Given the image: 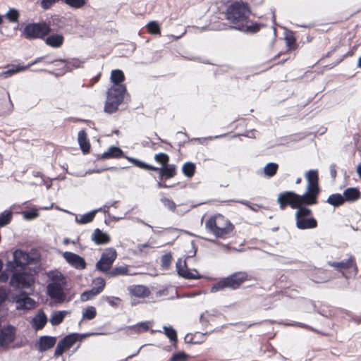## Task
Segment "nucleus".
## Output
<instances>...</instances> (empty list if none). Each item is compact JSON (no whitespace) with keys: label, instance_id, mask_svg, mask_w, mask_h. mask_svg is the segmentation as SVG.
<instances>
[{"label":"nucleus","instance_id":"nucleus-39","mask_svg":"<svg viewBox=\"0 0 361 361\" xmlns=\"http://www.w3.org/2000/svg\"><path fill=\"white\" fill-rule=\"evenodd\" d=\"M93 288L98 293H100L105 287V281L103 278L98 277L93 280L92 282Z\"/></svg>","mask_w":361,"mask_h":361},{"label":"nucleus","instance_id":"nucleus-14","mask_svg":"<svg viewBox=\"0 0 361 361\" xmlns=\"http://www.w3.org/2000/svg\"><path fill=\"white\" fill-rule=\"evenodd\" d=\"M14 338L15 329L13 326H8L0 331V346H7Z\"/></svg>","mask_w":361,"mask_h":361},{"label":"nucleus","instance_id":"nucleus-24","mask_svg":"<svg viewBox=\"0 0 361 361\" xmlns=\"http://www.w3.org/2000/svg\"><path fill=\"white\" fill-rule=\"evenodd\" d=\"M63 36L59 34H54L47 37L45 39V42L47 45L58 48L60 47L63 43Z\"/></svg>","mask_w":361,"mask_h":361},{"label":"nucleus","instance_id":"nucleus-35","mask_svg":"<svg viewBox=\"0 0 361 361\" xmlns=\"http://www.w3.org/2000/svg\"><path fill=\"white\" fill-rule=\"evenodd\" d=\"M195 170V165L192 162H187L184 164L182 168L183 173L188 178H191L194 175Z\"/></svg>","mask_w":361,"mask_h":361},{"label":"nucleus","instance_id":"nucleus-56","mask_svg":"<svg viewBox=\"0 0 361 361\" xmlns=\"http://www.w3.org/2000/svg\"><path fill=\"white\" fill-rule=\"evenodd\" d=\"M42 58H37V59H35L34 61H32V63L27 64L26 66H28L30 67L31 66L34 65V64H36L39 62H40L42 61Z\"/></svg>","mask_w":361,"mask_h":361},{"label":"nucleus","instance_id":"nucleus-21","mask_svg":"<svg viewBox=\"0 0 361 361\" xmlns=\"http://www.w3.org/2000/svg\"><path fill=\"white\" fill-rule=\"evenodd\" d=\"M47 322V317L45 313L40 310L37 312V314L32 318V327L39 330L42 329Z\"/></svg>","mask_w":361,"mask_h":361},{"label":"nucleus","instance_id":"nucleus-36","mask_svg":"<svg viewBox=\"0 0 361 361\" xmlns=\"http://www.w3.org/2000/svg\"><path fill=\"white\" fill-rule=\"evenodd\" d=\"M19 16V12L16 8H9L8 11L5 14V17L11 23H17L18 21Z\"/></svg>","mask_w":361,"mask_h":361},{"label":"nucleus","instance_id":"nucleus-17","mask_svg":"<svg viewBox=\"0 0 361 361\" xmlns=\"http://www.w3.org/2000/svg\"><path fill=\"white\" fill-rule=\"evenodd\" d=\"M14 263L16 267L23 268L29 264L31 260L29 255L20 250H17L13 253Z\"/></svg>","mask_w":361,"mask_h":361},{"label":"nucleus","instance_id":"nucleus-45","mask_svg":"<svg viewBox=\"0 0 361 361\" xmlns=\"http://www.w3.org/2000/svg\"><path fill=\"white\" fill-rule=\"evenodd\" d=\"M97 294H99V293L92 288L90 290H87V291L83 292L81 294V295H80V300L82 302H85V301H87L90 299H92V298H94Z\"/></svg>","mask_w":361,"mask_h":361},{"label":"nucleus","instance_id":"nucleus-43","mask_svg":"<svg viewBox=\"0 0 361 361\" xmlns=\"http://www.w3.org/2000/svg\"><path fill=\"white\" fill-rule=\"evenodd\" d=\"M97 311L94 307L90 306L83 310L82 317L89 320L94 319L96 317Z\"/></svg>","mask_w":361,"mask_h":361},{"label":"nucleus","instance_id":"nucleus-2","mask_svg":"<svg viewBox=\"0 0 361 361\" xmlns=\"http://www.w3.org/2000/svg\"><path fill=\"white\" fill-rule=\"evenodd\" d=\"M249 11L243 3H235L231 5L226 13V18L236 30L247 32H256L259 30V26L248 20Z\"/></svg>","mask_w":361,"mask_h":361},{"label":"nucleus","instance_id":"nucleus-50","mask_svg":"<svg viewBox=\"0 0 361 361\" xmlns=\"http://www.w3.org/2000/svg\"><path fill=\"white\" fill-rule=\"evenodd\" d=\"M188 355L185 353H178L174 354L171 357L170 361H186Z\"/></svg>","mask_w":361,"mask_h":361},{"label":"nucleus","instance_id":"nucleus-52","mask_svg":"<svg viewBox=\"0 0 361 361\" xmlns=\"http://www.w3.org/2000/svg\"><path fill=\"white\" fill-rule=\"evenodd\" d=\"M286 41L287 46L290 49H292L295 44V38L292 33L288 34L286 36Z\"/></svg>","mask_w":361,"mask_h":361},{"label":"nucleus","instance_id":"nucleus-30","mask_svg":"<svg viewBox=\"0 0 361 361\" xmlns=\"http://www.w3.org/2000/svg\"><path fill=\"white\" fill-rule=\"evenodd\" d=\"M68 312L67 311H55L50 317V322L52 325L61 324Z\"/></svg>","mask_w":361,"mask_h":361},{"label":"nucleus","instance_id":"nucleus-22","mask_svg":"<svg viewBox=\"0 0 361 361\" xmlns=\"http://www.w3.org/2000/svg\"><path fill=\"white\" fill-rule=\"evenodd\" d=\"M160 177L161 178H171L176 176V166L174 164H169L162 166L161 168H159Z\"/></svg>","mask_w":361,"mask_h":361},{"label":"nucleus","instance_id":"nucleus-25","mask_svg":"<svg viewBox=\"0 0 361 361\" xmlns=\"http://www.w3.org/2000/svg\"><path fill=\"white\" fill-rule=\"evenodd\" d=\"M344 201L355 202L360 197V192L355 188H349L344 190Z\"/></svg>","mask_w":361,"mask_h":361},{"label":"nucleus","instance_id":"nucleus-11","mask_svg":"<svg viewBox=\"0 0 361 361\" xmlns=\"http://www.w3.org/2000/svg\"><path fill=\"white\" fill-rule=\"evenodd\" d=\"M78 341V334H72L65 336L57 344L54 352V356L59 357L65 351L69 350Z\"/></svg>","mask_w":361,"mask_h":361},{"label":"nucleus","instance_id":"nucleus-58","mask_svg":"<svg viewBox=\"0 0 361 361\" xmlns=\"http://www.w3.org/2000/svg\"><path fill=\"white\" fill-rule=\"evenodd\" d=\"M104 169H97V170H92V171H89L87 173H101L102 171H104Z\"/></svg>","mask_w":361,"mask_h":361},{"label":"nucleus","instance_id":"nucleus-37","mask_svg":"<svg viewBox=\"0 0 361 361\" xmlns=\"http://www.w3.org/2000/svg\"><path fill=\"white\" fill-rule=\"evenodd\" d=\"M129 160L133 162L136 166L140 167L141 169H145V170H151L157 171L159 170V168L149 165L143 161H141L138 159H129Z\"/></svg>","mask_w":361,"mask_h":361},{"label":"nucleus","instance_id":"nucleus-63","mask_svg":"<svg viewBox=\"0 0 361 361\" xmlns=\"http://www.w3.org/2000/svg\"><path fill=\"white\" fill-rule=\"evenodd\" d=\"M301 180H302L301 178H298L296 179V181H295L296 184H299V183H301Z\"/></svg>","mask_w":361,"mask_h":361},{"label":"nucleus","instance_id":"nucleus-51","mask_svg":"<svg viewBox=\"0 0 361 361\" xmlns=\"http://www.w3.org/2000/svg\"><path fill=\"white\" fill-rule=\"evenodd\" d=\"M105 300L112 307H117L118 305V302H120V299L115 297L107 296L105 298Z\"/></svg>","mask_w":361,"mask_h":361},{"label":"nucleus","instance_id":"nucleus-18","mask_svg":"<svg viewBox=\"0 0 361 361\" xmlns=\"http://www.w3.org/2000/svg\"><path fill=\"white\" fill-rule=\"evenodd\" d=\"M128 290L133 296L144 298L150 294L149 288L142 285H133L128 288Z\"/></svg>","mask_w":361,"mask_h":361},{"label":"nucleus","instance_id":"nucleus-8","mask_svg":"<svg viewBox=\"0 0 361 361\" xmlns=\"http://www.w3.org/2000/svg\"><path fill=\"white\" fill-rule=\"evenodd\" d=\"M311 210L306 208H299L295 212L296 226L300 230L314 228L317 227V222L314 218H307L311 214Z\"/></svg>","mask_w":361,"mask_h":361},{"label":"nucleus","instance_id":"nucleus-40","mask_svg":"<svg viewBox=\"0 0 361 361\" xmlns=\"http://www.w3.org/2000/svg\"><path fill=\"white\" fill-rule=\"evenodd\" d=\"M149 329L148 322H141L135 326L129 327V329L132 330L135 333H141L142 331H146Z\"/></svg>","mask_w":361,"mask_h":361},{"label":"nucleus","instance_id":"nucleus-53","mask_svg":"<svg viewBox=\"0 0 361 361\" xmlns=\"http://www.w3.org/2000/svg\"><path fill=\"white\" fill-rule=\"evenodd\" d=\"M6 297V290L2 287H0V305L4 301Z\"/></svg>","mask_w":361,"mask_h":361},{"label":"nucleus","instance_id":"nucleus-3","mask_svg":"<svg viewBox=\"0 0 361 361\" xmlns=\"http://www.w3.org/2000/svg\"><path fill=\"white\" fill-rule=\"evenodd\" d=\"M49 282L47 286V295L56 302H63L66 300L65 288L67 281L66 277L58 270L47 273Z\"/></svg>","mask_w":361,"mask_h":361},{"label":"nucleus","instance_id":"nucleus-41","mask_svg":"<svg viewBox=\"0 0 361 361\" xmlns=\"http://www.w3.org/2000/svg\"><path fill=\"white\" fill-rule=\"evenodd\" d=\"M22 215L24 219L31 221L39 216V212L37 209H32L31 210L23 212Z\"/></svg>","mask_w":361,"mask_h":361},{"label":"nucleus","instance_id":"nucleus-28","mask_svg":"<svg viewBox=\"0 0 361 361\" xmlns=\"http://www.w3.org/2000/svg\"><path fill=\"white\" fill-rule=\"evenodd\" d=\"M107 276L110 277H115L118 276H125L129 274L128 266H116L112 270L107 272Z\"/></svg>","mask_w":361,"mask_h":361},{"label":"nucleus","instance_id":"nucleus-47","mask_svg":"<svg viewBox=\"0 0 361 361\" xmlns=\"http://www.w3.org/2000/svg\"><path fill=\"white\" fill-rule=\"evenodd\" d=\"M147 27L151 34L157 35L160 33V27L156 21H150Z\"/></svg>","mask_w":361,"mask_h":361},{"label":"nucleus","instance_id":"nucleus-27","mask_svg":"<svg viewBox=\"0 0 361 361\" xmlns=\"http://www.w3.org/2000/svg\"><path fill=\"white\" fill-rule=\"evenodd\" d=\"M97 210L91 211L87 214H85L81 216H78L77 214H75V221L79 224H88L93 221L95 214H96Z\"/></svg>","mask_w":361,"mask_h":361},{"label":"nucleus","instance_id":"nucleus-61","mask_svg":"<svg viewBox=\"0 0 361 361\" xmlns=\"http://www.w3.org/2000/svg\"><path fill=\"white\" fill-rule=\"evenodd\" d=\"M52 207H53V204H51L50 207L46 206L44 207H41L40 209H44V210H47V209H51Z\"/></svg>","mask_w":361,"mask_h":361},{"label":"nucleus","instance_id":"nucleus-32","mask_svg":"<svg viewBox=\"0 0 361 361\" xmlns=\"http://www.w3.org/2000/svg\"><path fill=\"white\" fill-rule=\"evenodd\" d=\"M28 68V66H22V65H13L11 68L7 70L6 71H4L0 74V76H11L12 75H14L17 73L25 71Z\"/></svg>","mask_w":361,"mask_h":361},{"label":"nucleus","instance_id":"nucleus-23","mask_svg":"<svg viewBox=\"0 0 361 361\" xmlns=\"http://www.w3.org/2000/svg\"><path fill=\"white\" fill-rule=\"evenodd\" d=\"M78 141L82 152L85 154L89 152L90 149V144L87 139V133L85 130H82L79 131L78 135Z\"/></svg>","mask_w":361,"mask_h":361},{"label":"nucleus","instance_id":"nucleus-9","mask_svg":"<svg viewBox=\"0 0 361 361\" xmlns=\"http://www.w3.org/2000/svg\"><path fill=\"white\" fill-rule=\"evenodd\" d=\"M34 283V275L27 272L14 273L10 281L11 286L16 288H29Z\"/></svg>","mask_w":361,"mask_h":361},{"label":"nucleus","instance_id":"nucleus-26","mask_svg":"<svg viewBox=\"0 0 361 361\" xmlns=\"http://www.w3.org/2000/svg\"><path fill=\"white\" fill-rule=\"evenodd\" d=\"M59 62L63 66V73L71 71L73 68H80L82 64V61L77 59H73L69 61L61 60Z\"/></svg>","mask_w":361,"mask_h":361},{"label":"nucleus","instance_id":"nucleus-44","mask_svg":"<svg viewBox=\"0 0 361 361\" xmlns=\"http://www.w3.org/2000/svg\"><path fill=\"white\" fill-rule=\"evenodd\" d=\"M154 160L164 166L169 163V157L165 153H159L154 155Z\"/></svg>","mask_w":361,"mask_h":361},{"label":"nucleus","instance_id":"nucleus-7","mask_svg":"<svg viewBox=\"0 0 361 361\" xmlns=\"http://www.w3.org/2000/svg\"><path fill=\"white\" fill-rule=\"evenodd\" d=\"M51 29L49 25L45 23H30L25 26L23 35L26 39H34L37 38H43L46 36Z\"/></svg>","mask_w":361,"mask_h":361},{"label":"nucleus","instance_id":"nucleus-62","mask_svg":"<svg viewBox=\"0 0 361 361\" xmlns=\"http://www.w3.org/2000/svg\"><path fill=\"white\" fill-rule=\"evenodd\" d=\"M140 348L137 350V351L136 352V353L132 355H130L128 357V358H132L133 357H134L135 355H137L139 353H140Z\"/></svg>","mask_w":361,"mask_h":361},{"label":"nucleus","instance_id":"nucleus-6","mask_svg":"<svg viewBox=\"0 0 361 361\" xmlns=\"http://www.w3.org/2000/svg\"><path fill=\"white\" fill-rule=\"evenodd\" d=\"M123 85H114L107 92V99L104 106V111L107 113L115 112L123 99L126 92Z\"/></svg>","mask_w":361,"mask_h":361},{"label":"nucleus","instance_id":"nucleus-46","mask_svg":"<svg viewBox=\"0 0 361 361\" xmlns=\"http://www.w3.org/2000/svg\"><path fill=\"white\" fill-rule=\"evenodd\" d=\"M164 334L171 340V341H172V342L176 341L177 334H176V331H175V329H173L171 326H169V327L164 326Z\"/></svg>","mask_w":361,"mask_h":361},{"label":"nucleus","instance_id":"nucleus-13","mask_svg":"<svg viewBox=\"0 0 361 361\" xmlns=\"http://www.w3.org/2000/svg\"><path fill=\"white\" fill-rule=\"evenodd\" d=\"M62 255L66 262L75 269L80 270L86 267L85 259L80 255L71 252H64Z\"/></svg>","mask_w":361,"mask_h":361},{"label":"nucleus","instance_id":"nucleus-29","mask_svg":"<svg viewBox=\"0 0 361 361\" xmlns=\"http://www.w3.org/2000/svg\"><path fill=\"white\" fill-rule=\"evenodd\" d=\"M123 154L122 150L115 146L110 147L106 152H104L102 154V158L103 159H110V158H118L121 157Z\"/></svg>","mask_w":361,"mask_h":361},{"label":"nucleus","instance_id":"nucleus-10","mask_svg":"<svg viewBox=\"0 0 361 361\" xmlns=\"http://www.w3.org/2000/svg\"><path fill=\"white\" fill-rule=\"evenodd\" d=\"M117 252L114 248L109 247L106 249L102 254L100 259L96 264L97 269L106 272L113 264L116 259Z\"/></svg>","mask_w":361,"mask_h":361},{"label":"nucleus","instance_id":"nucleus-38","mask_svg":"<svg viewBox=\"0 0 361 361\" xmlns=\"http://www.w3.org/2000/svg\"><path fill=\"white\" fill-rule=\"evenodd\" d=\"M61 1L71 8H80L86 4L87 0H61Z\"/></svg>","mask_w":361,"mask_h":361},{"label":"nucleus","instance_id":"nucleus-15","mask_svg":"<svg viewBox=\"0 0 361 361\" xmlns=\"http://www.w3.org/2000/svg\"><path fill=\"white\" fill-rule=\"evenodd\" d=\"M328 264L338 270L347 269L353 267L355 274L357 272V267L353 256H350L348 259L341 262H329Z\"/></svg>","mask_w":361,"mask_h":361},{"label":"nucleus","instance_id":"nucleus-57","mask_svg":"<svg viewBox=\"0 0 361 361\" xmlns=\"http://www.w3.org/2000/svg\"><path fill=\"white\" fill-rule=\"evenodd\" d=\"M148 244H142L139 245V250L140 251L142 252L145 248L148 247Z\"/></svg>","mask_w":361,"mask_h":361},{"label":"nucleus","instance_id":"nucleus-34","mask_svg":"<svg viewBox=\"0 0 361 361\" xmlns=\"http://www.w3.org/2000/svg\"><path fill=\"white\" fill-rule=\"evenodd\" d=\"M111 80L114 85H121L124 80V75L123 73L121 70H114L111 74Z\"/></svg>","mask_w":361,"mask_h":361},{"label":"nucleus","instance_id":"nucleus-1","mask_svg":"<svg viewBox=\"0 0 361 361\" xmlns=\"http://www.w3.org/2000/svg\"><path fill=\"white\" fill-rule=\"evenodd\" d=\"M307 181L305 192L298 195L292 191H286L279 195L277 202L281 209H284L288 205L293 209H299L306 205L315 204L320 189L319 187V176L317 170H310L305 173Z\"/></svg>","mask_w":361,"mask_h":361},{"label":"nucleus","instance_id":"nucleus-16","mask_svg":"<svg viewBox=\"0 0 361 361\" xmlns=\"http://www.w3.org/2000/svg\"><path fill=\"white\" fill-rule=\"evenodd\" d=\"M16 308L20 310H31L35 306V301L27 295L20 294L16 298Z\"/></svg>","mask_w":361,"mask_h":361},{"label":"nucleus","instance_id":"nucleus-49","mask_svg":"<svg viewBox=\"0 0 361 361\" xmlns=\"http://www.w3.org/2000/svg\"><path fill=\"white\" fill-rule=\"evenodd\" d=\"M161 202L169 210L175 211L176 206L172 200L164 197L161 199Z\"/></svg>","mask_w":361,"mask_h":361},{"label":"nucleus","instance_id":"nucleus-42","mask_svg":"<svg viewBox=\"0 0 361 361\" xmlns=\"http://www.w3.org/2000/svg\"><path fill=\"white\" fill-rule=\"evenodd\" d=\"M12 219V213L10 211H5L0 215V227L7 225Z\"/></svg>","mask_w":361,"mask_h":361},{"label":"nucleus","instance_id":"nucleus-20","mask_svg":"<svg viewBox=\"0 0 361 361\" xmlns=\"http://www.w3.org/2000/svg\"><path fill=\"white\" fill-rule=\"evenodd\" d=\"M92 240L97 245L107 244L110 240V236L106 233L102 232L100 229L96 228L92 236Z\"/></svg>","mask_w":361,"mask_h":361},{"label":"nucleus","instance_id":"nucleus-4","mask_svg":"<svg viewBox=\"0 0 361 361\" xmlns=\"http://www.w3.org/2000/svg\"><path fill=\"white\" fill-rule=\"evenodd\" d=\"M206 230L216 238H226L233 230V225L223 215L218 214L209 218L205 223Z\"/></svg>","mask_w":361,"mask_h":361},{"label":"nucleus","instance_id":"nucleus-31","mask_svg":"<svg viewBox=\"0 0 361 361\" xmlns=\"http://www.w3.org/2000/svg\"><path fill=\"white\" fill-rule=\"evenodd\" d=\"M326 202L334 207H338L342 205L344 203V197L342 195L336 193L331 195Z\"/></svg>","mask_w":361,"mask_h":361},{"label":"nucleus","instance_id":"nucleus-5","mask_svg":"<svg viewBox=\"0 0 361 361\" xmlns=\"http://www.w3.org/2000/svg\"><path fill=\"white\" fill-rule=\"evenodd\" d=\"M249 280V276L246 272L240 271L234 273L228 277L221 279L218 283L214 284L212 288V293H216L223 290L225 288L231 289H237L245 281Z\"/></svg>","mask_w":361,"mask_h":361},{"label":"nucleus","instance_id":"nucleus-12","mask_svg":"<svg viewBox=\"0 0 361 361\" xmlns=\"http://www.w3.org/2000/svg\"><path fill=\"white\" fill-rule=\"evenodd\" d=\"M178 275L186 279H196L201 278L196 269H190L187 267L185 260L178 259L176 264Z\"/></svg>","mask_w":361,"mask_h":361},{"label":"nucleus","instance_id":"nucleus-55","mask_svg":"<svg viewBox=\"0 0 361 361\" xmlns=\"http://www.w3.org/2000/svg\"><path fill=\"white\" fill-rule=\"evenodd\" d=\"M8 279V276L6 274L3 273L0 275V281H1V282H4V281H7Z\"/></svg>","mask_w":361,"mask_h":361},{"label":"nucleus","instance_id":"nucleus-60","mask_svg":"<svg viewBox=\"0 0 361 361\" xmlns=\"http://www.w3.org/2000/svg\"><path fill=\"white\" fill-rule=\"evenodd\" d=\"M157 187H158L159 188H168L169 186H168V185H166V184H162V183H159H159H157Z\"/></svg>","mask_w":361,"mask_h":361},{"label":"nucleus","instance_id":"nucleus-59","mask_svg":"<svg viewBox=\"0 0 361 361\" xmlns=\"http://www.w3.org/2000/svg\"><path fill=\"white\" fill-rule=\"evenodd\" d=\"M357 173H358L359 177L361 178V164H359L357 166Z\"/></svg>","mask_w":361,"mask_h":361},{"label":"nucleus","instance_id":"nucleus-33","mask_svg":"<svg viewBox=\"0 0 361 361\" xmlns=\"http://www.w3.org/2000/svg\"><path fill=\"white\" fill-rule=\"evenodd\" d=\"M279 169V165L276 163H268L264 168V175L267 177L274 176Z\"/></svg>","mask_w":361,"mask_h":361},{"label":"nucleus","instance_id":"nucleus-64","mask_svg":"<svg viewBox=\"0 0 361 361\" xmlns=\"http://www.w3.org/2000/svg\"><path fill=\"white\" fill-rule=\"evenodd\" d=\"M357 66L358 67L361 68V56L358 59Z\"/></svg>","mask_w":361,"mask_h":361},{"label":"nucleus","instance_id":"nucleus-54","mask_svg":"<svg viewBox=\"0 0 361 361\" xmlns=\"http://www.w3.org/2000/svg\"><path fill=\"white\" fill-rule=\"evenodd\" d=\"M330 173L333 178H335L336 176V165L334 164H332L330 166Z\"/></svg>","mask_w":361,"mask_h":361},{"label":"nucleus","instance_id":"nucleus-48","mask_svg":"<svg viewBox=\"0 0 361 361\" xmlns=\"http://www.w3.org/2000/svg\"><path fill=\"white\" fill-rule=\"evenodd\" d=\"M172 261V255L171 253H166L161 257V266L164 269H168Z\"/></svg>","mask_w":361,"mask_h":361},{"label":"nucleus","instance_id":"nucleus-19","mask_svg":"<svg viewBox=\"0 0 361 361\" xmlns=\"http://www.w3.org/2000/svg\"><path fill=\"white\" fill-rule=\"evenodd\" d=\"M56 338L54 336H43L39 338L38 350L41 352L46 351L56 344Z\"/></svg>","mask_w":361,"mask_h":361}]
</instances>
